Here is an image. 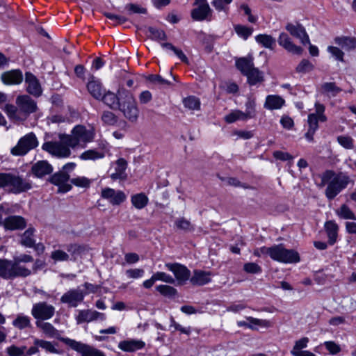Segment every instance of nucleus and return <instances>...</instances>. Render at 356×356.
Masks as SVG:
<instances>
[{
    "mask_svg": "<svg viewBox=\"0 0 356 356\" xmlns=\"http://www.w3.org/2000/svg\"><path fill=\"white\" fill-rule=\"evenodd\" d=\"M285 29L293 37L300 40V42L303 44H309V38L306 32L305 29L302 25L299 23H288L285 26Z\"/></svg>",
    "mask_w": 356,
    "mask_h": 356,
    "instance_id": "nucleus-18",
    "label": "nucleus"
},
{
    "mask_svg": "<svg viewBox=\"0 0 356 356\" xmlns=\"http://www.w3.org/2000/svg\"><path fill=\"white\" fill-rule=\"evenodd\" d=\"M156 289L161 295L167 297L175 296L177 293V290L174 287L169 285H158L156 287Z\"/></svg>",
    "mask_w": 356,
    "mask_h": 356,
    "instance_id": "nucleus-53",
    "label": "nucleus"
},
{
    "mask_svg": "<svg viewBox=\"0 0 356 356\" xmlns=\"http://www.w3.org/2000/svg\"><path fill=\"white\" fill-rule=\"evenodd\" d=\"M277 42L280 46L289 53L296 55H300L302 53V47L295 44L289 35L284 32L280 34Z\"/></svg>",
    "mask_w": 356,
    "mask_h": 356,
    "instance_id": "nucleus-22",
    "label": "nucleus"
},
{
    "mask_svg": "<svg viewBox=\"0 0 356 356\" xmlns=\"http://www.w3.org/2000/svg\"><path fill=\"white\" fill-rule=\"evenodd\" d=\"M75 319L77 324L83 323H90L97 320L104 321L106 316L104 313H100L95 310L92 309H82L78 311V314L76 316Z\"/></svg>",
    "mask_w": 356,
    "mask_h": 356,
    "instance_id": "nucleus-17",
    "label": "nucleus"
},
{
    "mask_svg": "<svg viewBox=\"0 0 356 356\" xmlns=\"http://www.w3.org/2000/svg\"><path fill=\"white\" fill-rule=\"evenodd\" d=\"M71 183L77 187L88 188L90 187L92 180L86 177H76L71 179Z\"/></svg>",
    "mask_w": 356,
    "mask_h": 356,
    "instance_id": "nucleus-54",
    "label": "nucleus"
},
{
    "mask_svg": "<svg viewBox=\"0 0 356 356\" xmlns=\"http://www.w3.org/2000/svg\"><path fill=\"white\" fill-rule=\"evenodd\" d=\"M196 6L191 10V17L195 21H203L211 18L212 10L207 0H195L193 3Z\"/></svg>",
    "mask_w": 356,
    "mask_h": 356,
    "instance_id": "nucleus-12",
    "label": "nucleus"
},
{
    "mask_svg": "<svg viewBox=\"0 0 356 356\" xmlns=\"http://www.w3.org/2000/svg\"><path fill=\"white\" fill-rule=\"evenodd\" d=\"M243 270L248 273H259L261 271V267L256 263L250 262L244 264Z\"/></svg>",
    "mask_w": 356,
    "mask_h": 356,
    "instance_id": "nucleus-64",
    "label": "nucleus"
},
{
    "mask_svg": "<svg viewBox=\"0 0 356 356\" xmlns=\"http://www.w3.org/2000/svg\"><path fill=\"white\" fill-rule=\"evenodd\" d=\"M315 113H311L308 115L307 122L309 129L317 130L318 128V121L325 122L327 120L326 116L324 115L325 106L316 102L315 104Z\"/></svg>",
    "mask_w": 356,
    "mask_h": 356,
    "instance_id": "nucleus-20",
    "label": "nucleus"
},
{
    "mask_svg": "<svg viewBox=\"0 0 356 356\" xmlns=\"http://www.w3.org/2000/svg\"><path fill=\"white\" fill-rule=\"evenodd\" d=\"M338 143L346 149H353L355 148L354 139L348 135H341L337 136Z\"/></svg>",
    "mask_w": 356,
    "mask_h": 356,
    "instance_id": "nucleus-48",
    "label": "nucleus"
},
{
    "mask_svg": "<svg viewBox=\"0 0 356 356\" xmlns=\"http://www.w3.org/2000/svg\"><path fill=\"white\" fill-rule=\"evenodd\" d=\"M26 347L25 346L19 347L15 345H12L6 348V352L9 356H26Z\"/></svg>",
    "mask_w": 356,
    "mask_h": 356,
    "instance_id": "nucleus-52",
    "label": "nucleus"
},
{
    "mask_svg": "<svg viewBox=\"0 0 356 356\" xmlns=\"http://www.w3.org/2000/svg\"><path fill=\"white\" fill-rule=\"evenodd\" d=\"M150 38L153 40H165L166 35L163 31L153 27L149 28Z\"/></svg>",
    "mask_w": 356,
    "mask_h": 356,
    "instance_id": "nucleus-61",
    "label": "nucleus"
},
{
    "mask_svg": "<svg viewBox=\"0 0 356 356\" xmlns=\"http://www.w3.org/2000/svg\"><path fill=\"white\" fill-rule=\"evenodd\" d=\"M33 173L38 177H42L52 172L51 165L45 161H40L32 166Z\"/></svg>",
    "mask_w": 356,
    "mask_h": 356,
    "instance_id": "nucleus-33",
    "label": "nucleus"
},
{
    "mask_svg": "<svg viewBox=\"0 0 356 356\" xmlns=\"http://www.w3.org/2000/svg\"><path fill=\"white\" fill-rule=\"evenodd\" d=\"M232 1L233 0H213L211 4L218 12L227 13L229 10L228 6Z\"/></svg>",
    "mask_w": 356,
    "mask_h": 356,
    "instance_id": "nucleus-51",
    "label": "nucleus"
},
{
    "mask_svg": "<svg viewBox=\"0 0 356 356\" xmlns=\"http://www.w3.org/2000/svg\"><path fill=\"white\" fill-rule=\"evenodd\" d=\"M165 266L174 274L178 284H184L191 279V272L184 265L178 263H166Z\"/></svg>",
    "mask_w": 356,
    "mask_h": 356,
    "instance_id": "nucleus-13",
    "label": "nucleus"
},
{
    "mask_svg": "<svg viewBox=\"0 0 356 356\" xmlns=\"http://www.w3.org/2000/svg\"><path fill=\"white\" fill-rule=\"evenodd\" d=\"M102 122L109 126H113L118 121L117 116L111 111H106L103 112L102 115Z\"/></svg>",
    "mask_w": 356,
    "mask_h": 356,
    "instance_id": "nucleus-55",
    "label": "nucleus"
},
{
    "mask_svg": "<svg viewBox=\"0 0 356 356\" xmlns=\"http://www.w3.org/2000/svg\"><path fill=\"white\" fill-rule=\"evenodd\" d=\"M234 31L238 37L246 40L253 33V28L241 24H236L234 26Z\"/></svg>",
    "mask_w": 356,
    "mask_h": 356,
    "instance_id": "nucleus-47",
    "label": "nucleus"
},
{
    "mask_svg": "<svg viewBox=\"0 0 356 356\" xmlns=\"http://www.w3.org/2000/svg\"><path fill=\"white\" fill-rule=\"evenodd\" d=\"M101 197L113 206L121 204L127 199V195L123 191L108 187L102 189Z\"/></svg>",
    "mask_w": 356,
    "mask_h": 356,
    "instance_id": "nucleus-14",
    "label": "nucleus"
},
{
    "mask_svg": "<svg viewBox=\"0 0 356 356\" xmlns=\"http://www.w3.org/2000/svg\"><path fill=\"white\" fill-rule=\"evenodd\" d=\"M336 214L339 218L346 220H356V216L352 210L346 205L342 204L336 210Z\"/></svg>",
    "mask_w": 356,
    "mask_h": 356,
    "instance_id": "nucleus-46",
    "label": "nucleus"
},
{
    "mask_svg": "<svg viewBox=\"0 0 356 356\" xmlns=\"http://www.w3.org/2000/svg\"><path fill=\"white\" fill-rule=\"evenodd\" d=\"M55 307L46 302H39L33 305L31 315L36 321H44L51 319L55 314Z\"/></svg>",
    "mask_w": 356,
    "mask_h": 356,
    "instance_id": "nucleus-11",
    "label": "nucleus"
},
{
    "mask_svg": "<svg viewBox=\"0 0 356 356\" xmlns=\"http://www.w3.org/2000/svg\"><path fill=\"white\" fill-rule=\"evenodd\" d=\"M95 136V131L93 127H86L83 125H76L71 131L70 134L61 136L62 139L68 143L72 149L78 147L84 148L86 145L92 142Z\"/></svg>",
    "mask_w": 356,
    "mask_h": 356,
    "instance_id": "nucleus-3",
    "label": "nucleus"
},
{
    "mask_svg": "<svg viewBox=\"0 0 356 356\" xmlns=\"http://www.w3.org/2000/svg\"><path fill=\"white\" fill-rule=\"evenodd\" d=\"M309 341V338L307 337H302L300 339L296 341L295 342L294 346L291 350V354L293 355L295 353L302 351V349L307 348Z\"/></svg>",
    "mask_w": 356,
    "mask_h": 356,
    "instance_id": "nucleus-56",
    "label": "nucleus"
},
{
    "mask_svg": "<svg viewBox=\"0 0 356 356\" xmlns=\"http://www.w3.org/2000/svg\"><path fill=\"white\" fill-rule=\"evenodd\" d=\"M324 227L328 237L329 243L330 245L334 244L338 236V225L334 220H328L325 222Z\"/></svg>",
    "mask_w": 356,
    "mask_h": 356,
    "instance_id": "nucleus-34",
    "label": "nucleus"
},
{
    "mask_svg": "<svg viewBox=\"0 0 356 356\" xmlns=\"http://www.w3.org/2000/svg\"><path fill=\"white\" fill-rule=\"evenodd\" d=\"M246 320L250 323L252 327L251 330H258L259 327L268 328L272 326V323L266 319L256 318L252 316L246 317Z\"/></svg>",
    "mask_w": 356,
    "mask_h": 356,
    "instance_id": "nucleus-44",
    "label": "nucleus"
},
{
    "mask_svg": "<svg viewBox=\"0 0 356 356\" xmlns=\"http://www.w3.org/2000/svg\"><path fill=\"white\" fill-rule=\"evenodd\" d=\"M108 151V149L107 148L106 145H103L102 147V150L98 151L95 149H88L85 152H83L81 155L79 156V158L81 160L86 161V160H98L102 159L104 158L106 153Z\"/></svg>",
    "mask_w": 356,
    "mask_h": 356,
    "instance_id": "nucleus-30",
    "label": "nucleus"
},
{
    "mask_svg": "<svg viewBox=\"0 0 356 356\" xmlns=\"http://www.w3.org/2000/svg\"><path fill=\"white\" fill-rule=\"evenodd\" d=\"M245 111L243 112L245 119L254 118L257 115L256 111V98L252 96H248L245 104Z\"/></svg>",
    "mask_w": 356,
    "mask_h": 356,
    "instance_id": "nucleus-36",
    "label": "nucleus"
},
{
    "mask_svg": "<svg viewBox=\"0 0 356 356\" xmlns=\"http://www.w3.org/2000/svg\"><path fill=\"white\" fill-rule=\"evenodd\" d=\"M13 325L19 330L26 329L31 326V319L27 316L18 314L13 321Z\"/></svg>",
    "mask_w": 356,
    "mask_h": 356,
    "instance_id": "nucleus-43",
    "label": "nucleus"
},
{
    "mask_svg": "<svg viewBox=\"0 0 356 356\" xmlns=\"http://www.w3.org/2000/svg\"><path fill=\"white\" fill-rule=\"evenodd\" d=\"M350 182V178L343 172L325 171L321 177V184L326 185L325 195L328 200L334 199Z\"/></svg>",
    "mask_w": 356,
    "mask_h": 356,
    "instance_id": "nucleus-2",
    "label": "nucleus"
},
{
    "mask_svg": "<svg viewBox=\"0 0 356 356\" xmlns=\"http://www.w3.org/2000/svg\"><path fill=\"white\" fill-rule=\"evenodd\" d=\"M15 103L16 106L6 104L3 109L10 120L14 122L25 121L38 108L36 102L27 95H19Z\"/></svg>",
    "mask_w": 356,
    "mask_h": 356,
    "instance_id": "nucleus-1",
    "label": "nucleus"
},
{
    "mask_svg": "<svg viewBox=\"0 0 356 356\" xmlns=\"http://www.w3.org/2000/svg\"><path fill=\"white\" fill-rule=\"evenodd\" d=\"M36 327L41 331L44 337L50 339H56L69 346L72 339L61 336L62 331L57 330L51 323L41 321H35Z\"/></svg>",
    "mask_w": 356,
    "mask_h": 356,
    "instance_id": "nucleus-10",
    "label": "nucleus"
},
{
    "mask_svg": "<svg viewBox=\"0 0 356 356\" xmlns=\"http://www.w3.org/2000/svg\"><path fill=\"white\" fill-rule=\"evenodd\" d=\"M70 175L67 172L61 171L54 174L51 177V182L58 186V192L66 193L72 189V186L68 184Z\"/></svg>",
    "mask_w": 356,
    "mask_h": 356,
    "instance_id": "nucleus-23",
    "label": "nucleus"
},
{
    "mask_svg": "<svg viewBox=\"0 0 356 356\" xmlns=\"http://www.w3.org/2000/svg\"><path fill=\"white\" fill-rule=\"evenodd\" d=\"M67 250L70 253V257L74 260L76 259V256L79 254L82 251L81 245L77 244H70L67 245Z\"/></svg>",
    "mask_w": 356,
    "mask_h": 356,
    "instance_id": "nucleus-63",
    "label": "nucleus"
},
{
    "mask_svg": "<svg viewBox=\"0 0 356 356\" xmlns=\"http://www.w3.org/2000/svg\"><path fill=\"white\" fill-rule=\"evenodd\" d=\"M225 120L227 123H233L237 120H247L244 116L243 112L240 110H234L225 116Z\"/></svg>",
    "mask_w": 356,
    "mask_h": 356,
    "instance_id": "nucleus-49",
    "label": "nucleus"
},
{
    "mask_svg": "<svg viewBox=\"0 0 356 356\" xmlns=\"http://www.w3.org/2000/svg\"><path fill=\"white\" fill-rule=\"evenodd\" d=\"M85 293L79 289H73L65 292L60 298V302L72 307H76L82 302Z\"/></svg>",
    "mask_w": 356,
    "mask_h": 356,
    "instance_id": "nucleus-16",
    "label": "nucleus"
},
{
    "mask_svg": "<svg viewBox=\"0 0 356 356\" xmlns=\"http://www.w3.org/2000/svg\"><path fill=\"white\" fill-rule=\"evenodd\" d=\"M245 76H247L248 81L250 85H255L264 81L263 72L254 67L249 71Z\"/></svg>",
    "mask_w": 356,
    "mask_h": 356,
    "instance_id": "nucleus-41",
    "label": "nucleus"
},
{
    "mask_svg": "<svg viewBox=\"0 0 356 356\" xmlns=\"http://www.w3.org/2000/svg\"><path fill=\"white\" fill-rule=\"evenodd\" d=\"M31 270L19 262L0 259V277L6 280L14 279L17 277H27Z\"/></svg>",
    "mask_w": 356,
    "mask_h": 356,
    "instance_id": "nucleus-5",
    "label": "nucleus"
},
{
    "mask_svg": "<svg viewBox=\"0 0 356 356\" xmlns=\"http://www.w3.org/2000/svg\"><path fill=\"white\" fill-rule=\"evenodd\" d=\"M38 145V142L35 135L31 132L19 139L17 144L11 149V153L17 156L24 155Z\"/></svg>",
    "mask_w": 356,
    "mask_h": 356,
    "instance_id": "nucleus-9",
    "label": "nucleus"
},
{
    "mask_svg": "<svg viewBox=\"0 0 356 356\" xmlns=\"http://www.w3.org/2000/svg\"><path fill=\"white\" fill-rule=\"evenodd\" d=\"M341 90V88L338 87L334 82H324L318 89L320 95L328 98L336 97Z\"/></svg>",
    "mask_w": 356,
    "mask_h": 356,
    "instance_id": "nucleus-28",
    "label": "nucleus"
},
{
    "mask_svg": "<svg viewBox=\"0 0 356 356\" xmlns=\"http://www.w3.org/2000/svg\"><path fill=\"white\" fill-rule=\"evenodd\" d=\"M314 69L313 64L308 60L303 59L297 65L296 70L298 73H307Z\"/></svg>",
    "mask_w": 356,
    "mask_h": 356,
    "instance_id": "nucleus-57",
    "label": "nucleus"
},
{
    "mask_svg": "<svg viewBox=\"0 0 356 356\" xmlns=\"http://www.w3.org/2000/svg\"><path fill=\"white\" fill-rule=\"evenodd\" d=\"M154 277V280L156 281H162L163 282L168 284H174L175 282V279L173 278L170 275L167 274L164 272H156L153 274Z\"/></svg>",
    "mask_w": 356,
    "mask_h": 356,
    "instance_id": "nucleus-59",
    "label": "nucleus"
},
{
    "mask_svg": "<svg viewBox=\"0 0 356 356\" xmlns=\"http://www.w3.org/2000/svg\"><path fill=\"white\" fill-rule=\"evenodd\" d=\"M236 65L241 73L245 75L254 67L253 58L250 56L238 58L236 61Z\"/></svg>",
    "mask_w": 356,
    "mask_h": 356,
    "instance_id": "nucleus-37",
    "label": "nucleus"
},
{
    "mask_svg": "<svg viewBox=\"0 0 356 356\" xmlns=\"http://www.w3.org/2000/svg\"><path fill=\"white\" fill-rule=\"evenodd\" d=\"M284 104V100L277 95H268L264 103V108L268 110L280 109Z\"/></svg>",
    "mask_w": 356,
    "mask_h": 356,
    "instance_id": "nucleus-35",
    "label": "nucleus"
},
{
    "mask_svg": "<svg viewBox=\"0 0 356 356\" xmlns=\"http://www.w3.org/2000/svg\"><path fill=\"white\" fill-rule=\"evenodd\" d=\"M33 344L39 346L40 348L46 353L61 354V351L56 348L58 343L54 341L35 338L33 340Z\"/></svg>",
    "mask_w": 356,
    "mask_h": 356,
    "instance_id": "nucleus-31",
    "label": "nucleus"
},
{
    "mask_svg": "<svg viewBox=\"0 0 356 356\" xmlns=\"http://www.w3.org/2000/svg\"><path fill=\"white\" fill-rule=\"evenodd\" d=\"M255 40L257 43L264 47L273 49L275 45V39L271 35L267 34H259L255 36Z\"/></svg>",
    "mask_w": 356,
    "mask_h": 356,
    "instance_id": "nucleus-40",
    "label": "nucleus"
},
{
    "mask_svg": "<svg viewBox=\"0 0 356 356\" xmlns=\"http://www.w3.org/2000/svg\"><path fill=\"white\" fill-rule=\"evenodd\" d=\"M270 257L275 261L284 264L300 261V256L298 252L292 249H286L282 245L272 246L270 250Z\"/></svg>",
    "mask_w": 356,
    "mask_h": 356,
    "instance_id": "nucleus-7",
    "label": "nucleus"
},
{
    "mask_svg": "<svg viewBox=\"0 0 356 356\" xmlns=\"http://www.w3.org/2000/svg\"><path fill=\"white\" fill-rule=\"evenodd\" d=\"M65 134L58 135L59 141H49L42 145V149L58 158H67L71 155V147L61 138Z\"/></svg>",
    "mask_w": 356,
    "mask_h": 356,
    "instance_id": "nucleus-8",
    "label": "nucleus"
},
{
    "mask_svg": "<svg viewBox=\"0 0 356 356\" xmlns=\"http://www.w3.org/2000/svg\"><path fill=\"white\" fill-rule=\"evenodd\" d=\"M87 89L89 93L96 99L99 100L106 89L103 87L99 80L96 79L93 76L87 84Z\"/></svg>",
    "mask_w": 356,
    "mask_h": 356,
    "instance_id": "nucleus-27",
    "label": "nucleus"
},
{
    "mask_svg": "<svg viewBox=\"0 0 356 356\" xmlns=\"http://www.w3.org/2000/svg\"><path fill=\"white\" fill-rule=\"evenodd\" d=\"M69 342H70L69 347L80 353L81 356H106L102 351L88 344L83 343L74 339L69 341Z\"/></svg>",
    "mask_w": 356,
    "mask_h": 356,
    "instance_id": "nucleus-15",
    "label": "nucleus"
},
{
    "mask_svg": "<svg viewBox=\"0 0 356 356\" xmlns=\"http://www.w3.org/2000/svg\"><path fill=\"white\" fill-rule=\"evenodd\" d=\"M127 92V90L119 89L117 93L110 90H105L99 100L102 101L106 106L111 109H118L122 100L121 93Z\"/></svg>",
    "mask_w": 356,
    "mask_h": 356,
    "instance_id": "nucleus-19",
    "label": "nucleus"
},
{
    "mask_svg": "<svg viewBox=\"0 0 356 356\" xmlns=\"http://www.w3.org/2000/svg\"><path fill=\"white\" fill-rule=\"evenodd\" d=\"M327 51L332 55L336 60L343 62L344 53L340 49V47L334 46H329L327 47Z\"/></svg>",
    "mask_w": 356,
    "mask_h": 356,
    "instance_id": "nucleus-60",
    "label": "nucleus"
},
{
    "mask_svg": "<svg viewBox=\"0 0 356 356\" xmlns=\"http://www.w3.org/2000/svg\"><path fill=\"white\" fill-rule=\"evenodd\" d=\"M25 85L26 91L31 95L38 97L42 93V89L39 80L31 72L25 74Z\"/></svg>",
    "mask_w": 356,
    "mask_h": 356,
    "instance_id": "nucleus-21",
    "label": "nucleus"
},
{
    "mask_svg": "<svg viewBox=\"0 0 356 356\" xmlns=\"http://www.w3.org/2000/svg\"><path fill=\"white\" fill-rule=\"evenodd\" d=\"M34 229L29 228L21 236V244L27 247L32 248L35 245Z\"/></svg>",
    "mask_w": 356,
    "mask_h": 356,
    "instance_id": "nucleus-42",
    "label": "nucleus"
},
{
    "mask_svg": "<svg viewBox=\"0 0 356 356\" xmlns=\"http://www.w3.org/2000/svg\"><path fill=\"white\" fill-rule=\"evenodd\" d=\"M0 185L15 194L26 192L32 188L29 180L15 174L5 172H0Z\"/></svg>",
    "mask_w": 356,
    "mask_h": 356,
    "instance_id": "nucleus-4",
    "label": "nucleus"
},
{
    "mask_svg": "<svg viewBox=\"0 0 356 356\" xmlns=\"http://www.w3.org/2000/svg\"><path fill=\"white\" fill-rule=\"evenodd\" d=\"M115 172L111 175L113 179H121L125 177V170L127 167V162L124 159L120 158L115 162Z\"/></svg>",
    "mask_w": 356,
    "mask_h": 356,
    "instance_id": "nucleus-38",
    "label": "nucleus"
},
{
    "mask_svg": "<svg viewBox=\"0 0 356 356\" xmlns=\"http://www.w3.org/2000/svg\"><path fill=\"white\" fill-rule=\"evenodd\" d=\"M131 202L136 209L140 210L143 209L147 205L149 199L144 193H140L131 195Z\"/></svg>",
    "mask_w": 356,
    "mask_h": 356,
    "instance_id": "nucleus-39",
    "label": "nucleus"
},
{
    "mask_svg": "<svg viewBox=\"0 0 356 356\" xmlns=\"http://www.w3.org/2000/svg\"><path fill=\"white\" fill-rule=\"evenodd\" d=\"M151 83L155 84L156 86L163 87L165 86H170V83L168 80L163 79L160 75L158 74H150L148 76L147 79Z\"/></svg>",
    "mask_w": 356,
    "mask_h": 356,
    "instance_id": "nucleus-58",
    "label": "nucleus"
},
{
    "mask_svg": "<svg viewBox=\"0 0 356 356\" xmlns=\"http://www.w3.org/2000/svg\"><path fill=\"white\" fill-rule=\"evenodd\" d=\"M185 108L191 111H199L200 109V101L195 96H189L183 99Z\"/></svg>",
    "mask_w": 356,
    "mask_h": 356,
    "instance_id": "nucleus-45",
    "label": "nucleus"
},
{
    "mask_svg": "<svg viewBox=\"0 0 356 356\" xmlns=\"http://www.w3.org/2000/svg\"><path fill=\"white\" fill-rule=\"evenodd\" d=\"M334 41L337 46L346 51L353 50L356 48V39L353 37H337L334 38Z\"/></svg>",
    "mask_w": 356,
    "mask_h": 356,
    "instance_id": "nucleus-32",
    "label": "nucleus"
},
{
    "mask_svg": "<svg viewBox=\"0 0 356 356\" xmlns=\"http://www.w3.org/2000/svg\"><path fill=\"white\" fill-rule=\"evenodd\" d=\"M26 225L25 219L19 216H9L3 221V227L8 230L22 229Z\"/></svg>",
    "mask_w": 356,
    "mask_h": 356,
    "instance_id": "nucleus-25",
    "label": "nucleus"
},
{
    "mask_svg": "<svg viewBox=\"0 0 356 356\" xmlns=\"http://www.w3.org/2000/svg\"><path fill=\"white\" fill-rule=\"evenodd\" d=\"M122 100L118 110L131 122H136L139 115V110L134 95L128 90L121 93Z\"/></svg>",
    "mask_w": 356,
    "mask_h": 356,
    "instance_id": "nucleus-6",
    "label": "nucleus"
},
{
    "mask_svg": "<svg viewBox=\"0 0 356 356\" xmlns=\"http://www.w3.org/2000/svg\"><path fill=\"white\" fill-rule=\"evenodd\" d=\"M1 81L6 85L19 84L22 82L23 74L19 70L6 72L1 74Z\"/></svg>",
    "mask_w": 356,
    "mask_h": 356,
    "instance_id": "nucleus-29",
    "label": "nucleus"
},
{
    "mask_svg": "<svg viewBox=\"0 0 356 356\" xmlns=\"http://www.w3.org/2000/svg\"><path fill=\"white\" fill-rule=\"evenodd\" d=\"M144 270L140 268L128 269L126 270L125 274L128 278L138 279L144 275Z\"/></svg>",
    "mask_w": 356,
    "mask_h": 356,
    "instance_id": "nucleus-62",
    "label": "nucleus"
},
{
    "mask_svg": "<svg viewBox=\"0 0 356 356\" xmlns=\"http://www.w3.org/2000/svg\"><path fill=\"white\" fill-rule=\"evenodd\" d=\"M51 258L55 261H67L72 260L70 255L61 250H56L51 252Z\"/></svg>",
    "mask_w": 356,
    "mask_h": 356,
    "instance_id": "nucleus-50",
    "label": "nucleus"
},
{
    "mask_svg": "<svg viewBox=\"0 0 356 356\" xmlns=\"http://www.w3.org/2000/svg\"><path fill=\"white\" fill-rule=\"evenodd\" d=\"M145 346V343L140 339H127L120 341L118 348L124 352H135L143 349Z\"/></svg>",
    "mask_w": 356,
    "mask_h": 356,
    "instance_id": "nucleus-24",
    "label": "nucleus"
},
{
    "mask_svg": "<svg viewBox=\"0 0 356 356\" xmlns=\"http://www.w3.org/2000/svg\"><path fill=\"white\" fill-rule=\"evenodd\" d=\"M212 274L209 271L201 270H195L190 281L192 284L202 286L209 283L211 281Z\"/></svg>",
    "mask_w": 356,
    "mask_h": 356,
    "instance_id": "nucleus-26",
    "label": "nucleus"
}]
</instances>
